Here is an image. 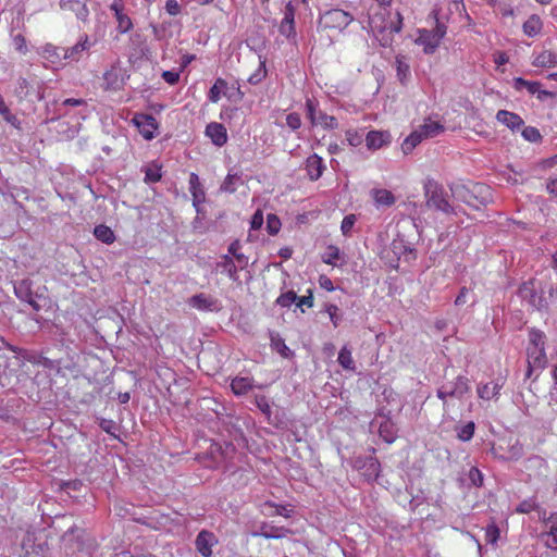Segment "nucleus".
I'll use <instances>...</instances> for the list:
<instances>
[{
	"mask_svg": "<svg viewBox=\"0 0 557 557\" xmlns=\"http://www.w3.org/2000/svg\"><path fill=\"white\" fill-rule=\"evenodd\" d=\"M403 25L404 17L400 12H396L395 21L389 20V12L386 8H380L379 11L369 14V29L379 44L385 48L392 46L394 35L401 32Z\"/></svg>",
	"mask_w": 557,
	"mask_h": 557,
	"instance_id": "obj_1",
	"label": "nucleus"
},
{
	"mask_svg": "<svg viewBox=\"0 0 557 557\" xmlns=\"http://www.w3.org/2000/svg\"><path fill=\"white\" fill-rule=\"evenodd\" d=\"M431 15L435 21L434 28H419L417 30L418 37L414 39V44L421 46L425 54H433L438 49L443 38L447 34V26L440 21L438 11L433 10Z\"/></svg>",
	"mask_w": 557,
	"mask_h": 557,
	"instance_id": "obj_2",
	"label": "nucleus"
},
{
	"mask_svg": "<svg viewBox=\"0 0 557 557\" xmlns=\"http://www.w3.org/2000/svg\"><path fill=\"white\" fill-rule=\"evenodd\" d=\"M90 42L86 34L82 35L78 41L71 48H61L52 45H47L45 48V57L52 59L55 57L59 60H65L69 62L79 61L84 54L89 50Z\"/></svg>",
	"mask_w": 557,
	"mask_h": 557,
	"instance_id": "obj_3",
	"label": "nucleus"
},
{
	"mask_svg": "<svg viewBox=\"0 0 557 557\" xmlns=\"http://www.w3.org/2000/svg\"><path fill=\"white\" fill-rule=\"evenodd\" d=\"M455 196L467 206L479 210L490 201L491 193L486 185L474 184L472 187L462 186L458 188Z\"/></svg>",
	"mask_w": 557,
	"mask_h": 557,
	"instance_id": "obj_4",
	"label": "nucleus"
},
{
	"mask_svg": "<svg viewBox=\"0 0 557 557\" xmlns=\"http://www.w3.org/2000/svg\"><path fill=\"white\" fill-rule=\"evenodd\" d=\"M354 17L342 9H332L324 12L319 18V27L324 30L343 32Z\"/></svg>",
	"mask_w": 557,
	"mask_h": 557,
	"instance_id": "obj_5",
	"label": "nucleus"
},
{
	"mask_svg": "<svg viewBox=\"0 0 557 557\" xmlns=\"http://www.w3.org/2000/svg\"><path fill=\"white\" fill-rule=\"evenodd\" d=\"M307 117L312 126L320 125L324 129H335L338 127L337 119L319 110V104L314 99L306 100Z\"/></svg>",
	"mask_w": 557,
	"mask_h": 557,
	"instance_id": "obj_6",
	"label": "nucleus"
},
{
	"mask_svg": "<svg viewBox=\"0 0 557 557\" xmlns=\"http://www.w3.org/2000/svg\"><path fill=\"white\" fill-rule=\"evenodd\" d=\"M470 391L469 380L459 375L453 382L443 384L437 389V397L445 404L448 397L461 399Z\"/></svg>",
	"mask_w": 557,
	"mask_h": 557,
	"instance_id": "obj_7",
	"label": "nucleus"
},
{
	"mask_svg": "<svg viewBox=\"0 0 557 557\" xmlns=\"http://www.w3.org/2000/svg\"><path fill=\"white\" fill-rule=\"evenodd\" d=\"M132 123L146 140H151L156 137L159 123L151 114L135 113L132 119Z\"/></svg>",
	"mask_w": 557,
	"mask_h": 557,
	"instance_id": "obj_8",
	"label": "nucleus"
},
{
	"mask_svg": "<svg viewBox=\"0 0 557 557\" xmlns=\"http://www.w3.org/2000/svg\"><path fill=\"white\" fill-rule=\"evenodd\" d=\"M234 450L233 445L227 444L225 450L216 443H211L208 453L199 458V462L206 468L214 469L222 465L225 458V451Z\"/></svg>",
	"mask_w": 557,
	"mask_h": 557,
	"instance_id": "obj_9",
	"label": "nucleus"
},
{
	"mask_svg": "<svg viewBox=\"0 0 557 557\" xmlns=\"http://www.w3.org/2000/svg\"><path fill=\"white\" fill-rule=\"evenodd\" d=\"M528 368L525 377L530 379L534 370H543L547 364L545 347H527Z\"/></svg>",
	"mask_w": 557,
	"mask_h": 557,
	"instance_id": "obj_10",
	"label": "nucleus"
},
{
	"mask_svg": "<svg viewBox=\"0 0 557 557\" xmlns=\"http://www.w3.org/2000/svg\"><path fill=\"white\" fill-rule=\"evenodd\" d=\"M541 86L542 85L539 82L527 81L522 77L513 78V88L517 91H521L523 88H525L530 95H536L537 99L541 101L554 97L552 91L541 89Z\"/></svg>",
	"mask_w": 557,
	"mask_h": 557,
	"instance_id": "obj_11",
	"label": "nucleus"
},
{
	"mask_svg": "<svg viewBox=\"0 0 557 557\" xmlns=\"http://www.w3.org/2000/svg\"><path fill=\"white\" fill-rule=\"evenodd\" d=\"M356 465L367 484H372L379 476L381 465L376 458L367 457L364 460H357Z\"/></svg>",
	"mask_w": 557,
	"mask_h": 557,
	"instance_id": "obj_12",
	"label": "nucleus"
},
{
	"mask_svg": "<svg viewBox=\"0 0 557 557\" xmlns=\"http://www.w3.org/2000/svg\"><path fill=\"white\" fill-rule=\"evenodd\" d=\"M216 543L215 535L207 530L200 531L195 541L196 549L202 557H211L212 546Z\"/></svg>",
	"mask_w": 557,
	"mask_h": 557,
	"instance_id": "obj_13",
	"label": "nucleus"
},
{
	"mask_svg": "<svg viewBox=\"0 0 557 557\" xmlns=\"http://www.w3.org/2000/svg\"><path fill=\"white\" fill-rule=\"evenodd\" d=\"M125 82L122 74V69L119 66H111L103 74V89L116 91L123 88Z\"/></svg>",
	"mask_w": 557,
	"mask_h": 557,
	"instance_id": "obj_14",
	"label": "nucleus"
},
{
	"mask_svg": "<svg viewBox=\"0 0 557 557\" xmlns=\"http://www.w3.org/2000/svg\"><path fill=\"white\" fill-rule=\"evenodd\" d=\"M189 191L193 197V206L196 211H200V206L206 201V190L200 182L199 176L196 173L189 174Z\"/></svg>",
	"mask_w": 557,
	"mask_h": 557,
	"instance_id": "obj_15",
	"label": "nucleus"
},
{
	"mask_svg": "<svg viewBox=\"0 0 557 557\" xmlns=\"http://www.w3.org/2000/svg\"><path fill=\"white\" fill-rule=\"evenodd\" d=\"M426 206L446 214H457L456 210L450 206L441 189L432 190L431 195L428 197Z\"/></svg>",
	"mask_w": 557,
	"mask_h": 557,
	"instance_id": "obj_16",
	"label": "nucleus"
},
{
	"mask_svg": "<svg viewBox=\"0 0 557 557\" xmlns=\"http://www.w3.org/2000/svg\"><path fill=\"white\" fill-rule=\"evenodd\" d=\"M325 169L324 161L319 154L313 153L306 159L305 170L310 181H318Z\"/></svg>",
	"mask_w": 557,
	"mask_h": 557,
	"instance_id": "obj_17",
	"label": "nucleus"
},
{
	"mask_svg": "<svg viewBox=\"0 0 557 557\" xmlns=\"http://www.w3.org/2000/svg\"><path fill=\"white\" fill-rule=\"evenodd\" d=\"M205 134L218 147H222L227 143V131L222 123H209L206 127Z\"/></svg>",
	"mask_w": 557,
	"mask_h": 557,
	"instance_id": "obj_18",
	"label": "nucleus"
},
{
	"mask_svg": "<svg viewBox=\"0 0 557 557\" xmlns=\"http://www.w3.org/2000/svg\"><path fill=\"white\" fill-rule=\"evenodd\" d=\"M496 120L512 132L520 129L524 125V121L519 114L507 110H499L496 114Z\"/></svg>",
	"mask_w": 557,
	"mask_h": 557,
	"instance_id": "obj_19",
	"label": "nucleus"
},
{
	"mask_svg": "<svg viewBox=\"0 0 557 557\" xmlns=\"http://www.w3.org/2000/svg\"><path fill=\"white\" fill-rule=\"evenodd\" d=\"M391 143V135L384 131H370L366 136L367 147L377 150Z\"/></svg>",
	"mask_w": 557,
	"mask_h": 557,
	"instance_id": "obj_20",
	"label": "nucleus"
},
{
	"mask_svg": "<svg viewBox=\"0 0 557 557\" xmlns=\"http://www.w3.org/2000/svg\"><path fill=\"white\" fill-rule=\"evenodd\" d=\"M261 512L265 516H283L289 518L294 512L290 505L275 504L271 500H267L260 505Z\"/></svg>",
	"mask_w": 557,
	"mask_h": 557,
	"instance_id": "obj_21",
	"label": "nucleus"
},
{
	"mask_svg": "<svg viewBox=\"0 0 557 557\" xmlns=\"http://www.w3.org/2000/svg\"><path fill=\"white\" fill-rule=\"evenodd\" d=\"M280 33L286 37L295 35V8L289 1L284 11V17L280 25Z\"/></svg>",
	"mask_w": 557,
	"mask_h": 557,
	"instance_id": "obj_22",
	"label": "nucleus"
},
{
	"mask_svg": "<svg viewBox=\"0 0 557 557\" xmlns=\"http://www.w3.org/2000/svg\"><path fill=\"white\" fill-rule=\"evenodd\" d=\"M371 198L376 208L392 207L396 202L394 194L385 188H373L370 191Z\"/></svg>",
	"mask_w": 557,
	"mask_h": 557,
	"instance_id": "obj_23",
	"label": "nucleus"
},
{
	"mask_svg": "<svg viewBox=\"0 0 557 557\" xmlns=\"http://www.w3.org/2000/svg\"><path fill=\"white\" fill-rule=\"evenodd\" d=\"M290 533L289 529L284 527H274L269 525L268 523H262L259 531H253L252 536H261L264 539H282Z\"/></svg>",
	"mask_w": 557,
	"mask_h": 557,
	"instance_id": "obj_24",
	"label": "nucleus"
},
{
	"mask_svg": "<svg viewBox=\"0 0 557 557\" xmlns=\"http://www.w3.org/2000/svg\"><path fill=\"white\" fill-rule=\"evenodd\" d=\"M503 385L504 383L498 380L486 384H479L476 387L478 396L483 400H491L498 397Z\"/></svg>",
	"mask_w": 557,
	"mask_h": 557,
	"instance_id": "obj_25",
	"label": "nucleus"
},
{
	"mask_svg": "<svg viewBox=\"0 0 557 557\" xmlns=\"http://www.w3.org/2000/svg\"><path fill=\"white\" fill-rule=\"evenodd\" d=\"M32 282L29 280H23L17 286H15V294L18 298L26 300L35 311L41 309L40 305L33 298L30 293Z\"/></svg>",
	"mask_w": 557,
	"mask_h": 557,
	"instance_id": "obj_26",
	"label": "nucleus"
},
{
	"mask_svg": "<svg viewBox=\"0 0 557 557\" xmlns=\"http://www.w3.org/2000/svg\"><path fill=\"white\" fill-rule=\"evenodd\" d=\"M253 382L252 377L235 376L231 381V389L236 396H243L253 388Z\"/></svg>",
	"mask_w": 557,
	"mask_h": 557,
	"instance_id": "obj_27",
	"label": "nucleus"
},
{
	"mask_svg": "<svg viewBox=\"0 0 557 557\" xmlns=\"http://www.w3.org/2000/svg\"><path fill=\"white\" fill-rule=\"evenodd\" d=\"M396 74L399 82L405 85L410 78L411 71L409 64V58L403 54H398L395 58Z\"/></svg>",
	"mask_w": 557,
	"mask_h": 557,
	"instance_id": "obj_28",
	"label": "nucleus"
},
{
	"mask_svg": "<svg viewBox=\"0 0 557 557\" xmlns=\"http://www.w3.org/2000/svg\"><path fill=\"white\" fill-rule=\"evenodd\" d=\"M532 65L536 67H555L557 66V53L550 50H542L534 57Z\"/></svg>",
	"mask_w": 557,
	"mask_h": 557,
	"instance_id": "obj_29",
	"label": "nucleus"
},
{
	"mask_svg": "<svg viewBox=\"0 0 557 557\" xmlns=\"http://www.w3.org/2000/svg\"><path fill=\"white\" fill-rule=\"evenodd\" d=\"M189 305L198 310H213L216 308V300L206 294H197L189 299Z\"/></svg>",
	"mask_w": 557,
	"mask_h": 557,
	"instance_id": "obj_30",
	"label": "nucleus"
},
{
	"mask_svg": "<svg viewBox=\"0 0 557 557\" xmlns=\"http://www.w3.org/2000/svg\"><path fill=\"white\" fill-rule=\"evenodd\" d=\"M543 22L537 14L529 16V18L522 25L523 33L528 37H536L541 34Z\"/></svg>",
	"mask_w": 557,
	"mask_h": 557,
	"instance_id": "obj_31",
	"label": "nucleus"
},
{
	"mask_svg": "<svg viewBox=\"0 0 557 557\" xmlns=\"http://www.w3.org/2000/svg\"><path fill=\"white\" fill-rule=\"evenodd\" d=\"M422 136L425 138H433L441 133L444 132V126L437 122L433 121L431 119L424 120L423 124H421L418 128Z\"/></svg>",
	"mask_w": 557,
	"mask_h": 557,
	"instance_id": "obj_32",
	"label": "nucleus"
},
{
	"mask_svg": "<svg viewBox=\"0 0 557 557\" xmlns=\"http://www.w3.org/2000/svg\"><path fill=\"white\" fill-rule=\"evenodd\" d=\"M61 5L64 9H69L75 12L79 20H86L88 16V9L83 0H62Z\"/></svg>",
	"mask_w": 557,
	"mask_h": 557,
	"instance_id": "obj_33",
	"label": "nucleus"
},
{
	"mask_svg": "<svg viewBox=\"0 0 557 557\" xmlns=\"http://www.w3.org/2000/svg\"><path fill=\"white\" fill-rule=\"evenodd\" d=\"M395 498L403 506L408 503L412 510L420 505L419 496L412 495L410 490H396Z\"/></svg>",
	"mask_w": 557,
	"mask_h": 557,
	"instance_id": "obj_34",
	"label": "nucleus"
},
{
	"mask_svg": "<svg viewBox=\"0 0 557 557\" xmlns=\"http://www.w3.org/2000/svg\"><path fill=\"white\" fill-rule=\"evenodd\" d=\"M216 267L220 268L223 273H226L230 278H237L238 270L234 259L230 255H224L221 261L218 262Z\"/></svg>",
	"mask_w": 557,
	"mask_h": 557,
	"instance_id": "obj_35",
	"label": "nucleus"
},
{
	"mask_svg": "<svg viewBox=\"0 0 557 557\" xmlns=\"http://www.w3.org/2000/svg\"><path fill=\"white\" fill-rule=\"evenodd\" d=\"M227 87V83L224 78H216L212 87L208 92V99L212 103H216L220 101L222 95L224 94Z\"/></svg>",
	"mask_w": 557,
	"mask_h": 557,
	"instance_id": "obj_36",
	"label": "nucleus"
},
{
	"mask_svg": "<svg viewBox=\"0 0 557 557\" xmlns=\"http://www.w3.org/2000/svg\"><path fill=\"white\" fill-rule=\"evenodd\" d=\"M94 235L98 240L107 245H111L115 242L114 232L104 224L97 225L94 230Z\"/></svg>",
	"mask_w": 557,
	"mask_h": 557,
	"instance_id": "obj_37",
	"label": "nucleus"
},
{
	"mask_svg": "<svg viewBox=\"0 0 557 557\" xmlns=\"http://www.w3.org/2000/svg\"><path fill=\"white\" fill-rule=\"evenodd\" d=\"M337 361L341 364V367L345 370H356V364L352 358L351 350L348 348L347 345L343 346L342 349L339 350Z\"/></svg>",
	"mask_w": 557,
	"mask_h": 557,
	"instance_id": "obj_38",
	"label": "nucleus"
},
{
	"mask_svg": "<svg viewBox=\"0 0 557 557\" xmlns=\"http://www.w3.org/2000/svg\"><path fill=\"white\" fill-rule=\"evenodd\" d=\"M423 139L424 137L419 129L412 132L401 144L404 153H410Z\"/></svg>",
	"mask_w": 557,
	"mask_h": 557,
	"instance_id": "obj_39",
	"label": "nucleus"
},
{
	"mask_svg": "<svg viewBox=\"0 0 557 557\" xmlns=\"http://www.w3.org/2000/svg\"><path fill=\"white\" fill-rule=\"evenodd\" d=\"M341 258V250L334 245H330L326 251L322 255V261L330 265H335L336 261Z\"/></svg>",
	"mask_w": 557,
	"mask_h": 557,
	"instance_id": "obj_40",
	"label": "nucleus"
},
{
	"mask_svg": "<svg viewBox=\"0 0 557 557\" xmlns=\"http://www.w3.org/2000/svg\"><path fill=\"white\" fill-rule=\"evenodd\" d=\"M37 537L34 532L28 531L23 540V547L24 548H33V552H35V547H37L39 550H44L45 547H47V542H40L36 544Z\"/></svg>",
	"mask_w": 557,
	"mask_h": 557,
	"instance_id": "obj_41",
	"label": "nucleus"
},
{
	"mask_svg": "<svg viewBox=\"0 0 557 557\" xmlns=\"http://www.w3.org/2000/svg\"><path fill=\"white\" fill-rule=\"evenodd\" d=\"M546 336L542 331L531 330L529 332V345L528 347H545Z\"/></svg>",
	"mask_w": 557,
	"mask_h": 557,
	"instance_id": "obj_42",
	"label": "nucleus"
},
{
	"mask_svg": "<svg viewBox=\"0 0 557 557\" xmlns=\"http://www.w3.org/2000/svg\"><path fill=\"white\" fill-rule=\"evenodd\" d=\"M475 430L474 422L470 421L458 429L457 431V437L462 442H468L473 437Z\"/></svg>",
	"mask_w": 557,
	"mask_h": 557,
	"instance_id": "obj_43",
	"label": "nucleus"
},
{
	"mask_svg": "<svg viewBox=\"0 0 557 557\" xmlns=\"http://www.w3.org/2000/svg\"><path fill=\"white\" fill-rule=\"evenodd\" d=\"M281 226H282L281 220H280V218L276 214H274V213L268 214V216H267V232L270 235H272V236L276 235L280 232Z\"/></svg>",
	"mask_w": 557,
	"mask_h": 557,
	"instance_id": "obj_44",
	"label": "nucleus"
},
{
	"mask_svg": "<svg viewBox=\"0 0 557 557\" xmlns=\"http://www.w3.org/2000/svg\"><path fill=\"white\" fill-rule=\"evenodd\" d=\"M345 137L347 143L352 147H358L363 141V135L362 133L358 132L357 129L349 128L345 132Z\"/></svg>",
	"mask_w": 557,
	"mask_h": 557,
	"instance_id": "obj_45",
	"label": "nucleus"
},
{
	"mask_svg": "<svg viewBox=\"0 0 557 557\" xmlns=\"http://www.w3.org/2000/svg\"><path fill=\"white\" fill-rule=\"evenodd\" d=\"M499 539V528L494 523H490L485 528V541L488 544H496Z\"/></svg>",
	"mask_w": 557,
	"mask_h": 557,
	"instance_id": "obj_46",
	"label": "nucleus"
},
{
	"mask_svg": "<svg viewBox=\"0 0 557 557\" xmlns=\"http://www.w3.org/2000/svg\"><path fill=\"white\" fill-rule=\"evenodd\" d=\"M115 18H116V22H117V28H119V30L121 33H126L129 29H132L133 23H132L131 17L127 14H125L124 12L119 13L115 16Z\"/></svg>",
	"mask_w": 557,
	"mask_h": 557,
	"instance_id": "obj_47",
	"label": "nucleus"
},
{
	"mask_svg": "<svg viewBox=\"0 0 557 557\" xmlns=\"http://www.w3.org/2000/svg\"><path fill=\"white\" fill-rule=\"evenodd\" d=\"M161 166L154 165L153 168H147L145 171L146 183H157L161 180Z\"/></svg>",
	"mask_w": 557,
	"mask_h": 557,
	"instance_id": "obj_48",
	"label": "nucleus"
},
{
	"mask_svg": "<svg viewBox=\"0 0 557 557\" xmlns=\"http://www.w3.org/2000/svg\"><path fill=\"white\" fill-rule=\"evenodd\" d=\"M239 180V176L236 174H227L224 178L221 190L226 193H234L236 190V182Z\"/></svg>",
	"mask_w": 557,
	"mask_h": 557,
	"instance_id": "obj_49",
	"label": "nucleus"
},
{
	"mask_svg": "<svg viewBox=\"0 0 557 557\" xmlns=\"http://www.w3.org/2000/svg\"><path fill=\"white\" fill-rule=\"evenodd\" d=\"M297 301V295L293 290H288L286 293L281 294L277 299L276 304L281 307H290L292 304Z\"/></svg>",
	"mask_w": 557,
	"mask_h": 557,
	"instance_id": "obj_50",
	"label": "nucleus"
},
{
	"mask_svg": "<svg viewBox=\"0 0 557 557\" xmlns=\"http://www.w3.org/2000/svg\"><path fill=\"white\" fill-rule=\"evenodd\" d=\"M255 403L258 409L268 418L271 416V405L268 398L264 395H257L255 397Z\"/></svg>",
	"mask_w": 557,
	"mask_h": 557,
	"instance_id": "obj_51",
	"label": "nucleus"
},
{
	"mask_svg": "<svg viewBox=\"0 0 557 557\" xmlns=\"http://www.w3.org/2000/svg\"><path fill=\"white\" fill-rule=\"evenodd\" d=\"M522 136L530 143H537L542 139L541 133L536 127L527 126L522 131Z\"/></svg>",
	"mask_w": 557,
	"mask_h": 557,
	"instance_id": "obj_52",
	"label": "nucleus"
},
{
	"mask_svg": "<svg viewBox=\"0 0 557 557\" xmlns=\"http://www.w3.org/2000/svg\"><path fill=\"white\" fill-rule=\"evenodd\" d=\"M325 311L329 314L330 320L333 323V326L337 327L339 325L341 320H342V318H341V315L338 313V311H339L338 307L336 305H334V304H329V305L325 306Z\"/></svg>",
	"mask_w": 557,
	"mask_h": 557,
	"instance_id": "obj_53",
	"label": "nucleus"
},
{
	"mask_svg": "<svg viewBox=\"0 0 557 557\" xmlns=\"http://www.w3.org/2000/svg\"><path fill=\"white\" fill-rule=\"evenodd\" d=\"M265 76H267L265 62L260 61L259 69L256 71V73L251 74L248 77V82L252 85H256V84L260 83Z\"/></svg>",
	"mask_w": 557,
	"mask_h": 557,
	"instance_id": "obj_54",
	"label": "nucleus"
},
{
	"mask_svg": "<svg viewBox=\"0 0 557 557\" xmlns=\"http://www.w3.org/2000/svg\"><path fill=\"white\" fill-rule=\"evenodd\" d=\"M468 478L474 487H481L483 485V474L478 468L471 467Z\"/></svg>",
	"mask_w": 557,
	"mask_h": 557,
	"instance_id": "obj_55",
	"label": "nucleus"
},
{
	"mask_svg": "<svg viewBox=\"0 0 557 557\" xmlns=\"http://www.w3.org/2000/svg\"><path fill=\"white\" fill-rule=\"evenodd\" d=\"M357 221V218L355 214H348L344 216L342 224H341V231L343 235L347 236L350 234L355 223Z\"/></svg>",
	"mask_w": 557,
	"mask_h": 557,
	"instance_id": "obj_56",
	"label": "nucleus"
},
{
	"mask_svg": "<svg viewBox=\"0 0 557 557\" xmlns=\"http://www.w3.org/2000/svg\"><path fill=\"white\" fill-rule=\"evenodd\" d=\"M301 117H300V114L297 113V112H292L289 114H287L286 116V125L292 129V131H297L301 127Z\"/></svg>",
	"mask_w": 557,
	"mask_h": 557,
	"instance_id": "obj_57",
	"label": "nucleus"
},
{
	"mask_svg": "<svg viewBox=\"0 0 557 557\" xmlns=\"http://www.w3.org/2000/svg\"><path fill=\"white\" fill-rule=\"evenodd\" d=\"M535 508H537L536 503L532 498H530V499H525V500L521 502L518 505L516 511L520 512V513H529L532 510H534Z\"/></svg>",
	"mask_w": 557,
	"mask_h": 557,
	"instance_id": "obj_58",
	"label": "nucleus"
},
{
	"mask_svg": "<svg viewBox=\"0 0 557 557\" xmlns=\"http://www.w3.org/2000/svg\"><path fill=\"white\" fill-rule=\"evenodd\" d=\"M263 225V212L261 209H258L250 221L251 230H259Z\"/></svg>",
	"mask_w": 557,
	"mask_h": 557,
	"instance_id": "obj_59",
	"label": "nucleus"
},
{
	"mask_svg": "<svg viewBox=\"0 0 557 557\" xmlns=\"http://www.w3.org/2000/svg\"><path fill=\"white\" fill-rule=\"evenodd\" d=\"M296 306L299 308H301L302 306H306L307 308H312L313 307L312 292L309 289L308 295L301 296V297L297 296Z\"/></svg>",
	"mask_w": 557,
	"mask_h": 557,
	"instance_id": "obj_60",
	"label": "nucleus"
},
{
	"mask_svg": "<svg viewBox=\"0 0 557 557\" xmlns=\"http://www.w3.org/2000/svg\"><path fill=\"white\" fill-rule=\"evenodd\" d=\"M13 41H14L15 49L20 53L25 54L27 52L26 39L23 35L18 34V35L14 36Z\"/></svg>",
	"mask_w": 557,
	"mask_h": 557,
	"instance_id": "obj_61",
	"label": "nucleus"
},
{
	"mask_svg": "<svg viewBox=\"0 0 557 557\" xmlns=\"http://www.w3.org/2000/svg\"><path fill=\"white\" fill-rule=\"evenodd\" d=\"M165 11L172 15L176 16L181 13V5L178 4L177 0H166L165 2Z\"/></svg>",
	"mask_w": 557,
	"mask_h": 557,
	"instance_id": "obj_62",
	"label": "nucleus"
},
{
	"mask_svg": "<svg viewBox=\"0 0 557 557\" xmlns=\"http://www.w3.org/2000/svg\"><path fill=\"white\" fill-rule=\"evenodd\" d=\"M2 117H3V120H4L7 123H9L10 125H12L14 128H16V129H21V128H22L20 119H18L15 114H13V113L11 112V110H9V113H4V114L2 115Z\"/></svg>",
	"mask_w": 557,
	"mask_h": 557,
	"instance_id": "obj_63",
	"label": "nucleus"
},
{
	"mask_svg": "<svg viewBox=\"0 0 557 557\" xmlns=\"http://www.w3.org/2000/svg\"><path fill=\"white\" fill-rule=\"evenodd\" d=\"M162 78L170 85H175L180 81V73L175 71H164Z\"/></svg>",
	"mask_w": 557,
	"mask_h": 557,
	"instance_id": "obj_64",
	"label": "nucleus"
}]
</instances>
